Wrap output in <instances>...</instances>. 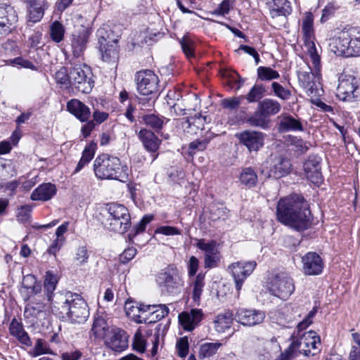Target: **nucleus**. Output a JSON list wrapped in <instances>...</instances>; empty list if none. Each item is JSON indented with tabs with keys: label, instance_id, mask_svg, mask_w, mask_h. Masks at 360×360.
<instances>
[{
	"label": "nucleus",
	"instance_id": "obj_1",
	"mask_svg": "<svg viewBox=\"0 0 360 360\" xmlns=\"http://www.w3.org/2000/svg\"><path fill=\"white\" fill-rule=\"evenodd\" d=\"M276 215L281 223L297 231L307 229L311 224L309 204L297 194L281 199L277 205Z\"/></svg>",
	"mask_w": 360,
	"mask_h": 360
},
{
	"label": "nucleus",
	"instance_id": "obj_2",
	"mask_svg": "<svg viewBox=\"0 0 360 360\" xmlns=\"http://www.w3.org/2000/svg\"><path fill=\"white\" fill-rule=\"evenodd\" d=\"M53 306L60 311L62 316L66 317L72 323H84L89 316L87 303L78 294L70 291L58 292L54 295Z\"/></svg>",
	"mask_w": 360,
	"mask_h": 360
},
{
	"label": "nucleus",
	"instance_id": "obj_3",
	"mask_svg": "<svg viewBox=\"0 0 360 360\" xmlns=\"http://www.w3.org/2000/svg\"><path fill=\"white\" fill-rule=\"evenodd\" d=\"M127 167L122 165L120 159L108 154L99 155L94 162L96 177L101 179H115L124 181L128 176Z\"/></svg>",
	"mask_w": 360,
	"mask_h": 360
},
{
	"label": "nucleus",
	"instance_id": "obj_4",
	"mask_svg": "<svg viewBox=\"0 0 360 360\" xmlns=\"http://www.w3.org/2000/svg\"><path fill=\"white\" fill-rule=\"evenodd\" d=\"M102 224L110 231L124 233L131 225V217L127 208L121 204L108 205Z\"/></svg>",
	"mask_w": 360,
	"mask_h": 360
},
{
	"label": "nucleus",
	"instance_id": "obj_5",
	"mask_svg": "<svg viewBox=\"0 0 360 360\" xmlns=\"http://www.w3.org/2000/svg\"><path fill=\"white\" fill-rule=\"evenodd\" d=\"M335 53L351 57L360 56V27L343 30L335 39Z\"/></svg>",
	"mask_w": 360,
	"mask_h": 360
},
{
	"label": "nucleus",
	"instance_id": "obj_6",
	"mask_svg": "<svg viewBox=\"0 0 360 360\" xmlns=\"http://www.w3.org/2000/svg\"><path fill=\"white\" fill-rule=\"evenodd\" d=\"M96 35L103 60L115 63L118 59V40L114 38L113 32L108 27H101L97 30Z\"/></svg>",
	"mask_w": 360,
	"mask_h": 360
},
{
	"label": "nucleus",
	"instance_id": "obj_7",
	"mask_svg": "<svg viewBox=\"0 0 360 360\" xmlns=\"http://www.w3.org/2000/svg\"><path fill=\"white\" fill-rule=\"evenodd\" d=\"M91 75V71L89 66L75 65L70 71L71 86L78 92L89 94L91 91L94 83Z\"/></svg>",
	"mask_w": 360,
	"mask_h": 360
},
{
	"label": "nucleus",
	"instance_id": "obj_8",
	"mask_svg": "<svg viewBox=\"0 0 360 360\" xmlns=\"http://www.w3.org/2000/svg\"><path fill=\"white\" fill-rule=\"evenodd\" d=\"M273 295L286 300L295 290L292 278L285 273L278 274L270 278L267 285Z\"/></svg>",
	"mask_w": 360,
	"mask_h": 360
},
{
	"label": "nucleus",
	"instance_id": "obj_9",
	"mask_svg": "<svg viewBox=\"0 0 360 360\" xmlns=\"http://www.w3.org/2000/svg\"><path fill=\"white\" fill-rule=\"evenodd\" d=\"M195 246L204 252V268L210 269L219 266L221 261V253L217 243L214 240L195 238Z\"/></svg>",
	"mask_w": 360,
	"mask_h": 360
},
{
	"label": "nucleus",
	"instance_id": "obj_10",
	"mask_svg": "<svg viewBox=\"0 0 360 360\" xmlns=\"http://www.w3.org/2000/svg\"><path fill=\"white\" fill-rule=\"evenodd\" d=\"M314 17L311 13H307L302 20V31L303 33L304 44L310 56L312 63L317 68L319 64V56L314 42V32L313 27Z\"/></svg>",
	"mask_w": 360,
	"mask_h": 360
},
{
	"label": "nucleus",
	"instance_id": "obj_11",
	"mask_svg": "<svg viewBox=\"0 0 360 360\" xmlns=\"http://www.w3.org/2000/svg\"><path fill=\"white\" fill-rule=\"evenodd\" d=\"M256 266L255 261L245 260L233 262L228 266V271L233 278L238 292L241 290L244 281L252 274Z\"/></svg>",
	"mask_w": 360,
	"mask_h": 360
},
{
	"label": "nucleus",
	"instance_id": "obj_12",
	"mask_svg": "<svg viewBox=\"0 0 360 360\" xmlns=\"http://www.w3.org/2000/svg\"><path fill=\"white\" fill-rule=\"evenodd\" d=\"M157 282L162 291L169 294L176 292L183 283L176 269L170 266L159 274Z\"/></svg>",
	"mask_w": 360,
	"mask_h": 360
},
{
	"label": "nucleus",
	"instance_id": "obj_13",
	"mask_svg": "<svg viewBox=\"0 0 360 360\" xmlns=\"http://www.w3.org/2000/svg\"><path fill=\"white\" fill-rule=\"evenodd\" d=\"M137 90L143 96H150L158 91V77L153 71L144 70L136 75Z\"/></svg>",
	"mask_w": 360,
	"mask_h": 360
},
{
	"label": "nucleus",
	"instance_id": "obj_14",
	"mask_svg": "<svg viewBox=\"0 0 360 360\" xmlns=\"http://www.w3.org/2000/svg\"><path fill=\"white\" fill-rule=\"evenodd\" d=\"M313 65L314 71L309 68V71H300L297 75L299 83L306 90L308 96L318 94L321 80L320 63L317 68L314 63Z\"/></svg>",
	"mask_w": 360,
	"mask_h": 360
},
{
	"label": "nucleus",
	"instance_id": "obj_15",
	"mask_svg": "<svg viewBox=\"0 0 360 360\" xmlns=\"http://www.w3.org/2000/svg\"><path fill=\"white\" fill-rule=\"evenodd\" d=\"M336 95L343 101L352 102L358 98L359 95L355 77L349 75L340 78Z\"/></svg>",
	"mask_w": 360,
	"mask_h": 360
},
{
	"label": "nucleus",
	"instance_id": "obj_16",
	"mask_svg": "<svg viewBox=\"0 0 360 360\" xmlns=\"http://www.w3.org/2000/svg\"><path fill=\"white\" fill-rule=\"evenodd\" d=\"M302 270L307 276L321 274L324 262L321 256L315 252H309L302 257Z\"/></svg>",
	"mask_w": 360,
	"mask_h": 360
},
{
	"label": "nucleus",
	"instance_id": "obj_17",
	"mask_svg": "<svg viewBox=\"0 0 360 360\" xmlns=\"http://www.w3.org/2000/svg\"><path fill=\"white\" fill-rule=\"evenodd\" d=\"M128 339L129 335L124 330L115 327L103 340L105 345L114 352H122L128 347Z\"/></svg>",
	"mask_w": 360,
	"mask_h": 360
},
{
	"label": "nucleus",
	"instance_id": "obj_18",
	"mask_svg": "<svg viewBox=\"0 0 360 360\" xmlns=\"http://www.w3.org/2000/svg\"><path fill=\"white\" fill-rule=\"evenodd\" d=\"M236 136L249 152H257L264 146V134L262 132L246 130Z\"/></svg>",
	"mask_w": 360,
	"mask_h": 360
},
{
	"label": "nucleus",
	"instance_id": "obj_19",
	"mask_svg": "<svg viewBox=\"0 0 360 360\" xmlns=\"http://www.w3.org/2000/svg\"><path fill=\"white\" fill-rule=\"evenodd\" d=\"M321 161L319 156L312 154L308 157L303 165L307 178L315 185L321 184L323 180Z\"/></svg>",
	"mask_w": 360,
	"mask_h": 360
},
{
	"label": "nucleus",
	"instance_id": "obj_20",
	"mask_svg": "<svg viewBox=\"0 0 360 360\" xmlns=\"http://www.w3.org/2000/svg\"><path fill=\"white\" fill-rule=\"evenodd\" d=\"M18 21V15L14 8L6 4H0V32L7 34L11 32Z\"/></svg>",
	"mask_w": 360,
	"mask_h": 360
},
{
	"label": "nucleus",
	"instance_id": "obj_21",
	"mask_svg": "<svg viewBox=\"0 0 360 360\" xmlns=\"http://www.w3.org/2000/svg\"><path fill=\"white\" fill-rule=\"evenodd\" d=\"M264 318V311L255 309H239L235 315V319L238 323L248 326L259 324L263 322Z\"/></svg>",
	"mask_w": 360,
	"mask_h": 360
},
{
	"label": "nucleus",
	"instance_id": "obj_22",
	"mask_svg": "<svg viewBox=\"0 0 360 360\" xmlns=\"http://www.w3.org/2000/svg\"><path fill=\"white\" fill-rule=\"evenodd\" d=\"M203 318L202 309H193L190 312L184 311L179 315V321L185 330H193Z\"/></svg>",
	"mask_w": 360,
	"mask_h": 360
},
{
	"label": "nucleus",
	"instance_id": "obj_23",
	"mask_svg": "<svg viewBox=\"0 0 360 360\" xmlns=\"http://www.w3.org/2000/svg\"><path fill=\"white\" fill-rule=\"evenodd\" d=\"M146 309L144 319L139 320V323H156L169 314V309L165 304H147L143 307Z\"/></svg>",
	"mask_w": 360,
	"mask_h": 360
},
{
	"label": "nucleus",
	"instance_id": "obj_24",
	"mask_svg": "<svg viewBox=\"0 0 360 360\" xmlns=\"http://www.w3.org/2000/svg\"><path fill=\"white\" fill-rule=\"evenodd\" d=\"M91 31L82 27L78 31L72 34V49L75 56L79 57L84 51Z\"/></svg>",
	"mask_w": 360,
	"mask_h": 360
},
{
	"label": "nucleus",
	"instance_id": "obj_25",
	"mask_svg": "<svg viewBox=\"0 0 360 360\" xmlns=\"http://www.w3.org/2000/svg\"><path fill=\"white\" fill-rule=\"evenodd\" d=\"M68 110L81 122H87L91 116L88 106L77 99H71L67 103Z\"/></svg>",
	"mask_w": 360,
	"mask_h": 360
},
{
	"label": "nucleus",
	"instance_id": "obj_26",
	"mask_svg": "<svg viewBox=\"0 0 360 360\" xmlns=\"http://www.w3.org/2000/svg\"><path fill=\"white\" fill-rule=\"evenodd\" d=\"M28 6L29 20L37 22L41 20L48 8L49 4L46 0H27Z\"/></svg>",
	"mask_w": 360,
	"mask_h": 360
},
{
	"label": "nucleus",
	"instance_id": "obj_27",
	"mask_svg": "<svg viewBox=\"0 0 360 360\" xmlns=\"http://www.w3.org/2000/svg\"><path fill=\"white\" fill-rule=\"evenodd\" d=\"M56 193V187L51 183H44L36 188L30 195L32 200L47 201Z\"/></svg>",
	"mask_w": 360,
	"mask_h": 360
},
{
	"label": "nucleus",
	"instance_id": "obj_28",
	"mask_svg": "<svg viewBox=\"0 0 360 360\" xmlns=\"http://www.w3.org/2000/svg\"><path fill=\"white\" fill-rule=\"evenodd\" d=\"M115 326L108 323L107 319L100 314H96L94 318L91 330L98 338L104 339Z\"/></svg>",
	"mask_w": 360,
	"mask_h": 360
},
{
	"label": "nucleus",
	"instance_id": "obj_29",
	"mask_svg": "<svg viewBox=\"0 0 360 360\" xmlns=\"http://www.w3.org/2000/svg\"><path fill=\"white\" fill-rule=\"evenodd\" d=\"M9 333L15 337L18 341L27 347L32 345L31 339L28 333L24 330L22 323L19 322L16 319H13L9 325Z\"/></svg>",
	"mask_w": 360,
	"mask_h": 360
},
{
	"label": "nucleus",
	"instance_id": "obj_30",
	"mask_svg": "<svg viewBox=\"0 0 360 360\" xmlns=\"http://www.w3.org/2000/svg\"><path fill=\"white\" fill-rule=\"evenodd\" d=\"M291 169L290 160L283 157L277 158L274 165L271 167L269 173V177L279 179L287 175Z\"/></svg>",
	"mask_w": 360,
	"mask_h": 360
},
{
	"label": "nucleus",
	"instance_id": "obj_31",
	"mask_svg": "<svg viewBox=\"0 0 360 360\" xmlns=\"http://www.w3.org/2000/svg\"><path fill=\"white\" fill-rule=\"evenodd\" d=\"M138 136L147 150L152 153L158 150L161 141L153 131L143 129L139 131Z\"/></svg>",
	"mask_w": 360,
	"mask_h": 360
},
{
	"label": "nucleus",
	"instance_id": "obj_32",
	"mask_svg": "<svg viewBox=\"0 0 360 360\" xmlns=\"http://www.w3.org/2000/svg\"><path fill=\"white\" fill-rule=\"evenodd\" d=\"M268 6L273 18L280 15H288L291 13L290 3L287 0H269Z\"/></svg>",
	"mask_w": 360,
	"mask_h": 360
},
{
	"label": "nucleus",
	"instance_id": "obj_33",
	"mask_svg": "<svg viewBox=\"0 0 360 360\" xmlns=\"http://www.w3.org/2000/svg\"><path fill=\"white\" fill-rule=\"evenodd\" d=\"M205 275L198 274L193 280L191 284V298L194 304L197 306L200 305L201 296L205 287Z\"/></svg>",
	"mask_w": 360,
	"mask_h": 360
},
{
	"label": "nucleus",
	"instance_id": "obj_34",
	"mask_svg": "<svg viewBox=\"0 0 360 360\" xmlns=\"http://www.w3.org/2000/svg\"><path fill=\"white\" fill-rule=\"evenodd\" d=\"M143 307H147V304L142 303H133L126 302L125 311L129 316H131L136 322L139 323V320L144 319L145 314H146V309Z\"/></svg>",
	"mask_w": 360,
	"mask_h": 360
},
{
	"label": "nucleus",
	"instance_id": "obj_35",
	"mask_svg": "<svg viewBox=\"0 0 360 360\" xmlns=\"http://www.w3.org/2000/svg\"><path fill=\"white\" fill-rule=\"evenodd\" d=\"M58 283V278L56 275H54L51 271H47L45 276L44 282V293L46 296L48 301L51 302L53 304V301H54V295L56 293H53L56 290V285Z\"/></svg>",
	"mask_w": 360,
	"mask_h": 360
},
{
	"label": "nucleus",
	"instance_id": "obj_36",
	"mask_svg": "<svg viewBox=\"0 0 360 360\" xmlns=\"http://www.w3.org/2000/svg\"><path fill=\"white\" fill-rule=\"evenodd\" d=\"M258 107L267 118L277 114L281 109V104L277 101L271 98H265L260 101Z\"/></svg>",
	"mask_w": 360,
	"mask_h": 360
},
{
	"label": "nucleus",
	"instance_id": "obj_37",
	"mask_svg": "<svg viewBox=\"0 0 360 360\" xmlns=\"http://www.w3.org/2000/svg\"><path fill=\"white\" fill-rule=\"evenodd\" d=\"M247 122L251 127L266 129L269 127V120L257 107V110L248 118Z\"/></svg>",
	"mask_w": 360,
	"mask_h": 360
},
{
	"label": "nucleus",
	"instance_id": "obj_38",
	"mask_svg": "<svg viewBox=\"0 0 360 360\" xmlns=\"http://www.w3.org/2000/svg\"><path fill=\"white\" fill-rule=\"evenodd\" d=\"M307 339L302 335L300 338L295 340L289 346L293 354H296V356L299 354L309 356L310 354L314 355L316 352H312L309 347L307 346Z\"/></svg>",
	"mask_w": 360,
	"mask_h": 360
},
{
	"label": "nucleus",
	"instance_id": "obj_39",
	"mask_svg": "<svg viewBox=\"0 0 360 360\" xmlns=\"http://www.w3.org/2000/svg\"><path fill=\"white\" fill-rule=\"evenodd\" d=\"M232 315L229 312L219 314L214 321V328L219 333H224L232 324Z\"/></svg>",
	"mask_w": 360,
	"mask_h": 360
},
{
	"label": "nucleus",
	"instance_id": "obj_40",
	"mask_svg": "<svg viewBox=\"0 0 360 360\" xmlns=\"http://www.w3.org/2000/svg\"><path fill=\"white\" fill-rule=\"evenodd\" d=\"M278 129L285 132L289 131L302 130L301 122L292 116H284L280 121Z\"/></svg>",
	"mask_w": 360,
	"mask_h": 360
},
{
	"label": "nucleus",
	"instance_id": "obj_41",
	"mask_svg": "<svg viewBox=\"0 0 360 360\" xmlns=\"http://www.w3.org/2000/svg\"><path fill=\"white\" fill-rule=\"evenodd\" d=\"M222 344L219 342H205L200 345L198 356L200 359H207L214 356L221 347Z\"/></svg>",
	"mask_w": 360,
	"mask_h": 360
},
{
	"label": "nucleus",
	"instance_id": "obj_42",
	"mask_svg": "<svg viewBox=\"0 0 360 360\" xmlns=\"http://www.w3.org/2000/svg\"><path fill=\"white\" fill-rule=\"evenodd\" d=\"M239 180L242 184L251 188L255 186L257 182V174L252 167H245L242 169Z\"/></svg>",
	"mask_w": 360,
	"mask_h": 360
},
{
	"label": "nucleus",
	"instance_id": "obj_43",
	"mask_svg": "<svg viewBox=\"0 0 360 360\" xmlns=\"http://www.w3.org/2000/svg\"><path fill=\"white\" fill-rule=\"evenodd\" d=\"M181 48L188 58L195 57V41L189 35H185L179 40Z\"/></svg>",
	"mask_w": 360,
	"mask_h": 360
},
{
	"label": "nucleus",
	"instance_id": "obj_44",
	"mask_svg": "<svg viewBox=\"0 0 360 360\" xmlns=\"http://www.w3.org/2000/svg\"><path fill=\"white\" fill-rule=\"evenodd\" d=\"M95 154V145L93 143L86 146L82 153V158L79 161L75 172H79L82 169L87 165L94 158Z\"/></svg>",
	"mask_w": 360,
	"mask_h": 360
},
{
	"label": "nucleus",
	"instance_id": "obj_45",
	"mask_svg": "<svg viewBox=\"0 0 360 360\" xmlns=\"http://www.w3.org/2000/svg\"><path fill=\"white\" fill-rule=\"evenodd\" d=\"M46 304L43 302H32L28 303L24 310L25 318L37 317L40 313L45 311Z\"/></svg>",
	"mask_w": 360,
	"mask_h": 360
},
{
	"label": "nucleus",
	"instance_id": "obj_46",
	"mask_svg": "<svg viewBox=\"0 0 360 360\" xmlns=\"http://www.w3.org/2000/svg\"><path fill=\"white\" fill-rule=\"evenodd\" d=\"M147 340L143 333V329L139 328L134 334L132 347L138 352L143 353L146 351Z\"/></svg>",
	"mask_w": 360,
	"mask_h": 360
},
{
	"label": "nucleus",
	"instance_id": "obj_47",
	"mask_svg": "<svg viewBox=\"0 0 360 360\" xmlns=\"http://www.w3.org/2000/svg\"><path fill=\"white\" fill-rule=\"evenodd\" d=\"M143 120L147 126L153 128L156 131L161 129L165 123V118L163 117H159L154 114L146 115L143 116Z\"/></svg>",
	"mask_w": 360,
	"mask_h": 360
},
{
	"label": "nucleus",
	"instance_id": "obj_48",
	"mask_svg": "<svg viewBox=\"0 0 360 360\" xmlns=\"http://www.w3.org/2000/svg\"><path fill=\"white\" fill-rule=\"evenodd\" d=\"M65 29L63 25L58 21H54L50 27V35L51 39L59 43L63 39Z\"/></svg>",
	"mask_w": 360,
	"mask_h": 360
},
{
	"label": "nucleus",
	"instance_id": "obj_49",
	"mask_svg": "<svg viewBox=\"0 0 360 360\" xmlns=\"http://www.w3.org/2000/svg\"><path fill=\"white\" fill-rule=\"evenodd\" d=\"M227 209L221 204L212 205L210 208V219L212 221L225 219L227 217Z\"/></svg>",
	"mask_w": 360,
	"mask_h": 360
},
{
	"label": "nucleus",
	"instance_id": "obj_50",
	"mask_svg": "<svg viewBox=\"0 0 360 360\" xmlns=\"http://www.w3.org/2000/svg\"><path fill=\"white\" fill-rule=\"evenodd\" d=\"M45 354H53V352L51 350L46 340L37 339L32 352V355L33 356H38Z\"/></svg>",
	"mask_w": 360,
	"mask_h": 360
},
{
	"label": "nucleus",
	"instance_id": "obj_51",
	"mask_svg": "<svg viewBox=\"0 0 360 360\" xmlns=\"http://www.w3.org/2000/svg\"><path fill=\"white\" fill-rule=\"evenodd\" d=\"M258 78L261 80H272L280 77L279 73L269 67L260 66L257 68Z\"/></svg>",
	"mask_w": 360,
	"mask_h": 360
},
{
	"label": "nucleus",
	"instance_id": "obj_52",
	"mask_svg": "<svg viewBox=\"0 0 360 360\" xmlns=\"http://www.w3.org/2000/svg\"><path fill=\"white\" fill-rule=\"evenodd\" d=\"M264 92L265 89L262 85H254L246 95L245 98L249 103H255L264 96Z\"/></svg>",
	"mask_w": 360,
	"mask_h": 360
},
{
	"label": "nucleus",
	"instance_id": "obj_53",
	"mask_svg": "<svg viewBox=\"0 0 360 360\" xmlns=\"http://www.w3.org/2000/svg\"><path fill=\"white\" fill-rule=\"evenodd\" d=\"M55 80L57 84L61 85L63 87L67 88L71 85L70 72H68L66 68L62 67L55 73Z\"/></svg>",
	"mask_w": 360,
	"mask_h": 360
},
{
	"label": "nucleus",
	"instance_id": "obj_54",
	"mask_svg": "<svg viewBox=\"0 0 360 360\" xmlns=\"http://www.w3.org/2000/svg\"><path fill=\"white\" fill-rule=\"evenodd\" d=\"M205 117H192L188 120V133L197 134L198 130L204 129Z\"/></svg>",
	"mask_w": 360,
	"mask_h": 360
},
{
	"label": "nucleus",
	"instance_id": "obj_55",
	"mask_svg": "<svg viewBox=\"0 0 360 360\" xmlns=\"http://www.w3.org/2000/svg\"><path fill=\"white\" fill-rule=\"evenodd\" d=\"M181 97V93L179 91L169 90L166 96V100L168 105L171 108V111L175 115H179L176 112V106L178 103L176 101H179Z\"/></svg>",
	"mask_w": 360,
	"mask_h": 360
},
{
	"label": "nucleus",
	"instance_id": "obj_56",
	"mask_svg": "<svg viewBox=\"0 0 360 360\" xmlns=\"http://www.w3.org/2000/svg\"><path fill=\"white\" fill-rule=\"evenodd\" d=\"M271 88L274 95L283 101H287L291 97V91L276 82L271 83Z\"/></svg>",
	"mask_w": 360,
	"mask_h": 360
},
{
	"label": "nucleus",
	"instance_id": "obj_57",
	"mask_svg": "<svg viewBox=\"0 0 360 360\" xmlns=\"http://www.w3.org/2000/svg\"><path fill=\"white\" fill-rule=\"evenodd\" d=\"M291 146L292 150L300 155L306 153L309 149L311 145L301 139L295 137L291 141Z\"/></svg>",
	"mask_w": 360,
	"mask_h": 360
},
{
	"label": "nucleus",
	"instance_id": "obj_58",
	"mask_svg": "<svg viewBox=\"0 0 360 360\" xmlns=\"http://www.w3.org/2000/svg\"><path fill=\"white\" fill-rule=\"evenodd\" d=\"M303 335L307 339L306 342L309 349L316 351L318 349L317 345H320L319 337L316 336V333L313 331H309Z\"/></svg>",
	"mask_w": 360,
	"mask_h": 360
},
{
	"label": "nucleus",
	"instance_id": "obj_59",
	"mask_svg": "<svg viewBox=\"0 0 360 360\" xmlns=\"http://www.w3.org/2000/svg\"><path fill=\"white\" fill-rule=\"evenodd\" d=\"M176 349L178 355L183 358L185 357L188 353V342L186 337L181 338L176 342Z\"/></svg>",
	"mask_w": 360,
	"mask_h": 360
},
{
	"label": "nucleus",
	"instance_id": "obj_60",
	"mask_svg": "<svg viewBox=\"0 0 360 360\" xmlns=\"http://www.w3.org/2000/svg\"><path fill=\"white\" fill-rule=\"evenodd\" d=\"M143 333L145 335V338L148 340L150 339V341L153 343L152 349V354L154 355L157 352L158 341H159V333L158 332L153 335V330L151 329H143Z\"/></svg>",
	"mask_w": 360,
	"mask_h": 360
},
{
	"label": "nucleus",
	"instance_id": "obj_61",
	"mask_svg": "<svg viewBox=\"0 0 360 360\" xmlns=\"http://www.w3.org/2000/svg\"><path fill=\"white\" fill-rule=\"evenodd\" d=\"M89 258L88 250L86 246H80L77 248L75 260L79 264L87 262Z\"/></svg>",
	"mask_w": 360,
	"mask_h": 360
},
{
	"label": "nucleus",
	"instance_id": "obj_62",
	"mask_svg": "<svg viewBox=\"0 0 360 360\" xmlns=\"http://www.w3.org/2000/svg\"><path fill=\"white\" fill-rule=\"evenodd\" d=\"M243 97H233L231 98H226L221 101V105L224 108L229 110L237 109L240 105V101Z\"/></svg>",
	"mask_w": 360,
	"mask_h": 360
},
{
	"label": "nucleus",
	"instance_id": "obj_63",
	"mask_svg": "<svg viewBox=\"0 0 360 360\" xmlns=\"http://www.w3.org/2000/svg\"><path fill=\"white\" fill-rule=\"evenodd\" d=\"M231 6V0H224L219 6L213 11L212 14L216 15H225L229 12Z\"/></svg>",
	"mask_w": 360,
	"mask_h": 360
},
{
	"label": "nucleus",
	"instance_id": "obj_64",
	"mask_svg": "<svg viewBox=\"0 0 360 360\" xmlns=\"http://www.w3.org/2000/svg\"><path fill=\"white\" fill-rule=\"evenodd\" d=\"M153 219V215H151V214L145 215L141 219V220L139 221V223L134 227V229L135 231L134 236H135L139 233L143 232L146 229V225L148 224H149Z\"/></svg>",
	"mask_w": 360,
	"mask_h": 360
}]
</instances>
